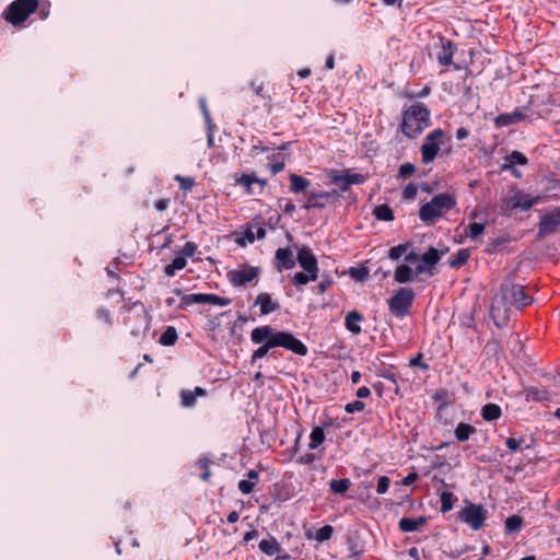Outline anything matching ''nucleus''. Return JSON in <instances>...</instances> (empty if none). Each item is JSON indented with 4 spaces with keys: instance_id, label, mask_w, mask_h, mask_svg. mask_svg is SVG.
Listing matches in <instances>:
<instances>
[{
    "instance_id": "obj_1",
    "label": "nucleus",
    "mask_w": 560,
    "mask_h": 560,
    "mask_svg": "<svg viewBox=\"0 0 560 560\" xmlns=\"http://www.w3.org/2000/svg\"><path fill=\"white\" fill-rule=\"evenodd\" d=\"M250 340L256 343H262L256 349L250 358V363L264 358L268 352L277 347L284 348L294 354L306 355L307 347L290 331H276L271 326L264 325L254 328L250 331Z\"/></svg>"
},
{
    "instance_id": "obj_2",
    "label": "nucleus",
    "mask_w": 560,
    "mask_h": 560,
    "mask_svg": "<svg viewBox=\"0 0 560 560\" xmlns=\"http://www.w3.org/2000/svg\"><path fill=\"white\" fill-rule=\"evenodd\" d=\"M532 303V299L524 292L521 284L504 282L500 291L493 296L490 314L497 327H503L510 318L511 306L518 310Z\"/></svg>"
},
{
    "instance_id": "obj_3",
    "label": "nucleus",
    "mask_w": 560,
    "mask_h": 560,
    "mask_svg": "<svg viewBox=\"0 0 560 560\" xmlns=\"http://www.w3.org/2000/svg\"><path fill=\"white\" fill-rule=\"evenodd\" d=\"M457 206L456 195L451 191L434 195L430 201L419 209V219L430 225L442 219L444 214Z\"/></svg>"
},
{
    "instance_id": "obj_4",
    "label": "nucleus",
    "mask_w": 560,
    "mask_h": 560,
    "mask_svg": "<svg viewBox=\"0 0 560 560\" xmlns=\"http://www.w3.org/2000/svg\"><path fill=\"white\" fill-rule=\"evenodd\" d=\"M430 125V110L421 103H415L409 106L402 114L401 131L402 133L415 139Z\"/></svg>"
},
{
    "instance_id": "obj_5",
    "label": "nucleus",
    "mask_w": 560,
    "mask_h": 560,
    "mask_svg": "<svg viewBox=\"0 0 560 560\" xmlns=\"http://www.w3.org/2000/svg\"><path fill=\"white\" fill-rule=\"evenodd\" d=\"M296 261L303 271L295 272L291 278L292 283L300 288L317 280L319 268L316 256L307 246L296 247Z\"/></svg>"
},
{
    "instance_id": "obj_6",
    "label": "nucleus",
    "mask_w": 560,
    "mask_h": 560,
    "mask_svg": "<svg viewBox=\"0 0 560 560\" xmlns=\"http://www.w3.org/2000/svg\"><path fill=\"white\" fill-rule=\"evenodd\" d=\"M37 8L38 0H15L8 7L5 12V20L13 25H20Z\"/></svg>"
},
{
    "instance_id": "obj_7",
    "label": "nucleus",
    "mask_w": 560,
    "mask_h": 560,
    "mask_svg": "<svg viewBox=\"0 0 560 560\" xmlns=\"http://www.w3.org/2000/svg\"><path fill=\"white\" fill-rule=\"evenodd\" d=\"M260 272L259 267L241 265L236 269L229 270L226 278L231 285L241 288L253 282L256 284Z\"/></svg>"
},
{
    "instance_id": "obj_8",
    "label": "nucleus",
    "mask_w": 560,
    "mask_h": 560,
    "mask_svg": "<svg viewBox=\"0 0 560 560\" xmlns=\"http://www.w3.org/2000/svg\"><path fill=\"white\" fill-rule=\"evenodd\" d=\"M415 300V292L410 288H400L389 300L388 307L393 315L402 318L409 314Z\"/></svg>"
},
{
    "instance_id": "obj_9",
    "label": "nucleus",
    "mask_w": 560,
    "mask_h": 560,
    "mask_svg": "<svg viewBox=\"0 0 560 560\" xmlns=\"http://www.w3.org/2000/svg\"><path fill=\"white\" fill-rule=\"evenodd\" d=\"M445 133L438 128L429 132L421 145V160L423 164H429L438 156L441 145L444 143Z\"/></svg>"
},
{
    "instance_id": "obj_10",
    "label": "nucleus",
    "mask_w": 560,
    "mask_h": 560,
    "mask_svg": "<svg viewBox=\"0 0 560 560\" xmlns=\"http://www.w3.org/2000/svg\"><path fill=\"white\" fill-rule=\"evenodd\" d=\"M459 520L471 529L478 530L485 523V510L481 505L469 504L460 511Z\"/></svg>"
},
{
    "instance_id": "obj_11",
    "label": "nucleus",
    "mask_w": 560,
    "mask_h": 560,
    "mask_svg": "<svg viewBox=\"0 0 560 560\" xmlns=\"http://www.w3.org/2000/svg\"><path fill=\"white\" fill-rule=\"evenodd\" d=\"M560 226V209H555L540 218L538 235L545 236L553 233Z\"/></svg>"
},
{
    "instance_id": "obj_12",
    "label": "nucleus",
    "mask_w": 560,
    "mask_h": 560,
    "mask_svg": "<svg viewBox=\"0 0 560 560\" xmlns=\"http://www.w3.org/2000/svg\"><path fill=\"white\" fill-rule=\"evenodd\" d=\"M427 269L423 265H418L415 270H412L408 265H399L394 273V280L398 283H408L415 280V278L425 272Z\"/></svg>"
},
{
    "instance_id": "obj_13",
    "label": "nucleus",
    "mask_w": 560,
    "mask_h": 560,
    "mask_svg": "<svg viewBox=\"0 0 560 560\" xmlns=\"http://www.w3.org/2000/svg\"><path fill=\"white\" fill-rule=\"evenodd\" d=\"M527 118V114L524 109L516 108L511 113L500 114L494 118V125L497 128H503L512 125H516Z\"/></svg>"
},
{
    "instance_id": "obj_14",
    "label": "nucleus",
    "mask_w": 560,
    "mask_h": 560,
    "mask_svg": "<svg viewBox=\"0 0 560 560\" xmlns=\"http://www.w3.org/2000/svg\"><path fill=\"white\" fill-rule=\"evenodd\" d=\"M275 259L277 270L282 271L294 268L296 258L291 247H281L276 250Z\"/></svg>"
},
{
    "instance_id": "obj_15",
    "label": "nucleus",
    "mask_w": 560,
    "mask_h": 560,
    "mask_svg": "<svg viewBox=\"0 0 560 560\" xmlns=\"http://www.w3.org/2000/svg\"><path fill=\"white\" fill-rule=\"evenodd\" d=\"M540 197H530L523 191H517L509 199V207L511 209H521L523 211L529 210L535 203L539 201Z\"/></svg>"
},
{
    "instance_id": "obj_16",
    "label": "nucleus",
    "mask_w": 560,
    "mask_h": 560,
    "mask_svg": "<svg viewBox=\"0 0 560 560\" xmlns=\"http://www.w3.org/2000/svg\"><path fill=\"white\" fill-rule=\"evenodd\" d=\"M332 182L335 184L340 183L341 184L340 190L347 191L351 185L363 184L365 182V177L359 173H352V174L346 173V174H339V175L334 176Z\"/></svg>"
},
{
    "instance_id": "obj_17",
    "label": "nucleus",
    "mask_w": 560,
    "mask_h": 560,
    "mask_svg": "<svg viewBox=\"0 0 560 560\" xmlns=\"http://www.w3.org/2000/svg\"><path fill=\"white\" fill-rule=\"evenodd\" d=\"M255 305H259L260 315L271 314L280 308V304L275 301L269 293H259L255 300Z\"/></svg>"
},
{
    "instance_id": "obj_18",
    "label": "nucleus",
    "mask_w": 560,
    "mask_h": 560,
    "mask_svg": "<svg viewBox=\"0 0 560 560\" xmlns=\"http://www.w3.org/2000/svg\"><path fill=\"white\" fill-rule=\"evenodd\" d=\"M443 252L440 253L436 248L430 247L424 254L420 256V264L423 265L427 269L425 272L429 275H433L432 268L439 262L441 259Z\"/></svg>"
},
{
    "instance_id": "obj_19",
    "label": "nucleus",
    "mask_w": 560,
    "mask_h": 560,
    "mask_svg": "<svg viewBox=\"0 0 560 560\" xmlns=\"http://www.w3.org/2000/svg\"><path fill=\"white\" fill-rule=\"evenodd\" d=\"M526 399L538 401V402H545L550 401L552 399V394L542 386H532L526 388Z\"/></svg>"
},
{
    "instance_id": "obj_20",
    "label": "nucleus",
    "mask_w": 560,
    "mask_h": 560,
    "mask_svg": "<svg viewBox=\"0 0 560 560\" xmlns=\"http://www.w3.org/2000/svg\"><path fill=\"white\" fill-rule=\"evenodd\" d=\"M456 51V46L450 42H443L440 51L438 52V61L441 66L447 67L452 63L453 57Z\"/></svg>"
},
{
    "instance_id": "obj_21",
    "label": "nucleus",
    "mask_w": 560,
    "mask_h": 560,
    "mask_svg": "<svg viewBox=\"0 0 560 560\" xmlns=\"http://www.w3.org/2000/svg\"><path fill=\"white\" fill-rule=\"evenodd\" d=\"M427 522V518L423 516L417 518L402 517L398 523V528L402 533H413L419 529Z\"/></svg>"
},
{
    "instance_id": "obj_22",
    "label": "nucleus",
    "mask_w": 560,
    "mask_h": 560,
    "mask_svg": "<svg viewBox=\"0 0 560 560\" xmlns=\"http://www.w3.org/2000/svg\"><path fill=\"white\" fill-rule=\"evenodd\" d=\"M175 294L180 296L179 308L185 310L192 304H202V293L183 294L180 289L174 290Z\"/></svg>"
},
{
    "instance_id": "obj_23",
    "label": "nucleus",
    "mask_w": 560,
    "mask_h": 560,
    "mask_svg": "<svg viewBox=\"0 0 560 560\" xmlns=\"http://www.w3.org/2000/svg\"><path fill=\"white\" fill-rule=\"evenodd\" d=\"M363 320V316L358 311H351L346 316V327L353 335H359L361 332V327L359 323Z\"/></svg>"
},
{
    "instance_id": "obj_24",
    "label": "nucleus",
    "mask_w": 560,
    "mask_h": 560,
    "mask_svg": "<svg viewBox=\"0 0 560 560\" xmlns=\"http://www.w3.org/2000/svg\"><path fill=\"white\" fill-rule=\"evenodd\" d=\"M206 395V390L201 387H195L194 390H184L180 394L182 405L184 407H192L196 402L197 397Z\"/></svg>"
},
{
    "instance_id": "obj_25",
    "label": "nucleus",
    "mask_w": 560,
    "mask_h": 560,
    "mask_svg": "<svg viewBox=\"0 0 560 560\" xmlns=\"http://www.w3.org/2000/svg\"><path fill=\"white\" fill-rule=\"evenodd\" d=\"M290 190L293 194L306 192L307 188L310 187V182L296 174L290 175Z\"/></svg>"
},
{
    "instance_id": "obj_26",
    "label": "nucleus",
    "mask_w": 560,
    "mask_h": 560,
    "mask_svg": "<svg viewBox=\"0 0 560 560\" xmlns=\"http://www.w3.org/2000/svg\"><path fill=\"white\" fill-rule=\"evenodd\" d=\"M454 433L458 442H465L471 434L476 433V429L468 423L459 422L456 425Z\"/></svg>"
},
{
    "instance_id": "obj_27",
    "label": "nucleus",
    "mask_w": 560,
    "mask_h": 560,
    "mask_svg": "<svg viewBox=\"0 0 560 560\" xmlns=\"http://www.w3.org/2000/svg\"><path fill=\"white\" fill-rule=\"evenodd\" d=\"M501 408L497 404H487L481 409V416L486 421H494L501 417Z\"/></svg>"
},
{
    "instance_id": "obj_28",
    "label": "nucleus",
    "mask_w": 560,
    "mask_h": 560,
    "mask_svg": "<svg viewBox=\"0 0 560 560\" xmlns=\"http://www.w3.org/2000/svg\"><path fill=\"white\" fill-rule=\"evenodd\" d=\"M470 257V250L467 248H460L457 253L448 260V265L452 268H460L467 262Z\"/></svg>"
},
{
    "instance_id": "obj_29",
    "label": "nucleus",
    "mask_w": 560,
    "mask_h": 560,
    "mask_svg": "<svg viewBox=\"0 0 560 560\" xmlns=\"http://www.w3.org/2000/svg\"><path fill=\"white\" fill-rule=\"evenodd\" d=\"M351 485H352L351 480L348 478H342V479H338V480L332 479L329 482V490L334 494H343L350 489Z\"/></svg>"
},
{
    "instance_id": "obj_30",
    "label": "nucleus",
    "mask_w": 560,
    "mask_h": 560,
    "mask_svg": "<svg viewBox=\"0 0 560 560\" xmlns=\"http://www.w3.org/2000/svg\"><path fill=\"white\" fill-rule=\"evenodd\" d=\"M527 164V158L520 151H513L505 158L503 168H513L515 165Z\"/></svg>"
},
{
    "instance_id": "obj_31",
    "label": "nucleus",
    "mask_w": 560,
    "mask_h": 560,
    "mask_svg": "<svg viewBox=\"0 0 560 560\" xmlns=\"http://www.w3.org/2000/svg\"><path fill=\"white\" fill-rule=\"evenodd\" d=\"M232 302L229 298H223L217 294L202 293V304H211L217 306H228Z\"/></svg>"
},
{
    "instance_id": "obj_32",
    "label": "nucleus",
    "mask_w": 560,
    "mask_h": 560,
    "mask_svg": "<svg viewBox=\"0 0 560 560\" xmlns=\"http://www.w3.org/2000/svg\"><path fill=\"white\" fill-rule=\"evenodd\" d=\"M186 265L187 261L184 256H176L173 262L165 267L164 272L167 277H174L176 271L184 269Z\"/></svg>"
},
{
    "instance_id": "obj_33",
    "label": "nucleus",
    "mask_w": 560,
    "mask_h": 560,
    "mask_svg": "<svg viewBox=\"0 0 560 560\" xmlns=\"http://www.w3.org/2000/svg\"><path fill=\"white\" fill-rule=\"evenodd\" d=\"M177 338H178V335H177L176 328L173 326H168L164 330V332L161 335L159 342L162 346L170 347V346L175 345V342L177 341Z\"/></svg>"
},
{
    "instance_id": "obj_34",
    "label": "nucleus",
    "mask_w": 560,
    "mask_h": 560,
    "mask_svg": "<svg viewBox=\"0 0 560 560\" xmlns=\"http://www.w3.org/2000/svg\"><path fill=\"white\" fill-rule=\"evenodd\" d=\"M310 450H316L325 441V432L320 427H315L310 434Z\"/></svg>"
},
{
    "instance_id": "obj_35",
    "label": "nucleus",
    "mask_w": 560,
    "mask_h": 560,
    "mask_svg": "<svg viewBox=\"0 0 560 560\" xmlns=\"http://www.w3.org/2000/svg\"><path fill=\"white\" fill-rule=\"evenodd\" d=\"M259 549L268 556H273L279 552L280 545L275 538L262 539L259 542Z\"/></svg>"
},
{
    "instance_id": "obj_36",
    "label": "nucleus",
    "mask_w": 560,
    "mask_h": 560,
    "mask_svg": "<svg viewBox=\"0 0 560 560\" xmlns=\"http://www.w3.org/2000/svg\"><path fill=\"white\" fill-rule=\"evenodd\" d=\"M374 215L380 221H393L394 220V212L387 205H381L377 206L374 209Z\"/></svg>"
},
{
    "instance_id": "obj_37",
    "label": "nucleus",
    "mask_w": 560,
    "mask_h": 560,
    "mask_svg": "<svg viewBox=\"0 0 560 560\" xmlns=\"http://www.w3.org/2000/svg\"><path fill=\"white\" fill-rule=\"evenodd\" d=\"M456 500L455 495L451 491H443L440 494L441 501V512L446 513L453 509L454 501Z\"/></svg>"
},
{
    "instance_id": "obj_38",
    "label": "nucleus",
    "mask_w": 560,
    "mask_h": 560,
    "mask_svg": "<svg viewBox=\"0 0 560 560\" xmlns=\"http://www.w3.org/2000/svg\"><path fill=\"white\" fill-rule=\"evenodd\" d=\"M269 159L271 163L268 164V168L272 174H278L284 170L285 163L281 153L272 154Z\"/></svg>"
},
{
    "instance_id": "obj_39",
    "label": "nucleus",
    "mask_w": 560,
    "mask_h": 560,
    "mask_svg": "<svg viewBox=\"0 0 560 560\" xmlns=\"http://www.w3.org/2000/svg\"><path fill=\"white\" fill-rule=\"evenodd\" d=\"M485 229H486V223H480V222L470 223L466 229V235L470 240L476 241L485 232Z\"/></svg>"
},
{
    "instance_id": "obj_40",
    "label": "nucleus",
    "mask_w": 560,
    "mask_h": 560,
    "mask_svg": "<svg viewBox=\"0 0 560 560\" xmlns=\"http://www.w3.org/2000/svg\"><path fill=\"white\" fill-rule=\"evenodd\" d=\"M331 195H332V192H328V191H319V192L311 191V192H308L310 202L307 205H305V209H311L312 207L323 208L324 207L323 203L311 202V200L312 199H327Z\"/></svg>"
},
{
    "instance_id": "obj_41",
    "label": "nucleus",
    "mask_w": 560,
    "mask_h": 560,
    "mask_svg": "<svg viewBox=\"0 0 560 560\" xmlns=\"http://www.w3.org/2000/svg\"><path fill=\"white\" fill-rule=\"evenodd\" d=\"M236 182H237V184L242 185L246 189H250V187L254 183H259L261 185L266 184L265 180H260L259 178H257L253 175H247V174H241L238 177H236Z\"/></svg>"
},
{
    "instance_id": "obj_42",
    "label": "nucleus",
    "mask_w": 560,
    "mask_h": 560,
    "mask_svg": "<svg viewBox=\"0 0 560 560\" xmlns=\"http://www.w3.org/2000/svg\"><path fill=\"white\" fill-rule=\"evenodd\" d=\"M522 525H523V521L517 515H512V516L508 517L505 521V527L509 533L521 530Z\"/></svg>"
},
{
    "instance_id": "obj_43",
    "label": "nucleus",
    "mask_w": 560,
    "mask_h": 560,
    "mask_svg": "<svg viewBox=\"0 0 560 560\" xmlns=\"http://www.w3.org/2000/svg\"><path fill=\"white\" fill-rule=\"evenodd\" d=\"M334 533V527L330 525H325L316 530L315 539L318 542H323L325 540H328Z\"/></svg>"
},
{
    "instance_id": "obj_44",
    "label": "nucleus",
    "mask_w": 560,
    "mask_h": 560,
    "mask_svg": "<svg viewBox=\"0 0 560 560\" xmlns=\"http://www.w3.org/2000/svg\"><path fill=\"white\" fill-rule=\"evenodd\" d=\"M174 179L179 184L180 189L184 191H190L195 186V179L192 177L175 175Z\"/></svg>"
},
{
    "instance_id": "obj_45",
    "label": "nucleus",
    "mask_w": 560,
    "mask_h": 560,
    "mask_svg": "<svg viewBox=\"0 0 560 560\" xmlns=\"http://www.w3.org/2000/svg\"><path fill=\"white\" fill-rule=\"evenodd\" d=\"M408 244H400L389 249L388 257L393 260H398L402 255L406 254Z\"/></svg>"
},
{
    "instance_id": "obj_46",
    "label": "nucleus",
    "mask_w": 560,
    "mask_h": 560,
    "mask_svg": "<svg viewBox=\"0 0 560 560\" xmlns=\"http://www.w3.org/2000/svg\"><path fill=\"white\" fill-rule=\"evenodd\" d=\"M209 464H210V460L207 459V458H203V459H200L198 460L197 463V467L200 469L201 474H200V478L203 480V481H207L209 480L210 476H211V471L209 469Z\"/></svg>"
},
{
    "instance_id": "obj_47",
    "label": "nucleus",
    "mask_w": 560,
    "mask_h": 560,
    "mask_svg": "<svg viewBox=\"0 0 560 560\" xmlns=\"http://www.w3.org/2000/svg\"><path fill=\"white\" fill-rule=\"evenodd\" d=\"M418 194V186L413 183L408 184L402 190V197L406 200H413Z\"/></svg>"
},
{
    "instance_id": "obj_48",
    "label": "nucleus",
    "mask_w": 560,
    "mask_h": 560,
    "mask_svg": "<svg viewBox=\"0 0 560 560\" xmlns=\"http://www.w3.org/2000/svg\"><path fill=\"white\" fill-rule=\"evenodd\" d=\"M389 485H390L389 478L387 476H381L377 480L376 492L378 494L386 493L389 488Z\"/></svg>"
},
{
    "instance_id": "obj_49",
    "label": "nucleus",
    "mask_w": 560,
    "mask_h": 560,
    "mask_svg": "<svg viewBox=\"0 0 560 560\" xmlns=\"http://www.w3.org/2000/svg\"><path fill=\"white\" fill-rule=\"evenodd\" d=\"M365 408V404L361 400H354L352 402H349L345 406V410L348 413H353L357 411H362Z\"/></svg>"
},
{
    "instance_id": "obj_50",
    "label": "nucleus",
    "mask_w": 560,
    "mask_h": 560,
    "mask_svg": "<svg viewBox=\"0 0 560 560\" xmlns=\"http://www.w3.org/2000/svg\"><path fill=\"white\" fill-rule=\"evenodd\" d=\"M197 245L194 243V242H187L185 243L183 249H182V255L180 256H184L185 258L186 257H192L196 252H197Z\"/></svg>"
},
{
    "instance_id": "obj_51",
    "label": "nucleus",
    "mask_w": 560,
    "mask_h": 560,
    "mask_svg": "<svg viewBox=\"0 0 560 560\" xmlns=\"http://www.w3.org/2000/svg\"><path fill=\"white\" fill-rule=\"evenodd\" d=\"M415 171H416V167H415L413 164H411V163H404L399 167V175L401 177L406 178V177L411 176L415 173Z\"/></svg>"
},
{
    "instance_id": "obj_52",
    "label": "nucleus",
    "mask_w": 560,
    "mask_h": 560,
    "mask_svg": "<svg viewBox=\"0 0 560 560\" xmlns=\"http://www.w3.org/2000/svg\"><path fill=\"white\" fill-rule=\"evenodd\" d=\"M523 442L524 439L517 440L515 438H508L505 444L511 452H517L518 450H521V445Z\"/></svg>"
},
{
    "instance_id": "obj_53",
    "label": "nucleus",
    "mask_w": 560,
    "mask_h": 560,
    "mask_svg": "<svg viewBox=\"0 0 560 560\" xmlns=\"http://www.w3.org/2000/svg\"><path fill=\"white\" fill-rule=\"evenodd\" d=\"M255 240H256L255 232H254L253 228H249L244 232L243 238L238 240L237 242L240 245H246L247 243H249V244L254 243Z\"/></svg>"
},
{
    "instance_id": "obj_54",
    "label": "nucleus",
    "mask_w": 560,
    "mask_h": 560,
    "mask_svg": "<svg viewBox=\"0 0 560 560\" xmlns=\"http://www.w3.org/2000/svg\"><path fill=\"white\" fill-rule=\"evenodd\" d=\"M255 483L250 480H241L238 482V490L244 494H249L254 489Z\"/></svg>"
},
{
    "instance_id": "obj_55",
    "label": "nucleus",
    "mask_w": 560,
    "mask_h": 560,
    "mask_svg": "<svg viewBox=\"0 0 560 560\" xmlns=\"http://www.w3.org/2000/svg\"><path fill=\"white\" fill-rule=\"evenodd\" d=\"M314 460H315V455L313 453H306V454L302 455L301 457H299L296 459V463L302 464V465H311L314 463Z\"/></svg>"
},
{
    "instance_id": "obj_56",
    "label": "nucleus",
    "mask_w": 560,
    "mask_h": 560,
    "mask_svg": "<svg viewBox=\"0 0 560 560\" xmlns=\"http://www.w3.org/2000/svg\"><path fill=\"white\" fill-rule=\"evenodd\" d=\"M332 284V281L328 278H325L323 279L318 285H317V290H318V293L319 294H323L327 291V289Z\"/></svg>"
},
{
    "instance_id": "obj_57",
    "label": "nucleus",
    "mask_w": 560,
    "mask_h": 560,
    "mask_svg": "<svg viewBox=\"0 0 560 560\" xmlns=\"http://www.w3.org/2000/svg\"><path fill=\"white\" fill-rule=\"evenodd\" d=\"M418 479V474L410 472L406 477H404L400 481V485L402 486H410Z\"/></svg>"
},
{
    "instance_id": "obj_58",
    "label": "nucleus",
    "mask_w": 560,
    "mask_h": 560,
    "mask_svg": "<svg viewBox=\"0 0 560 560\" xmlns=\"http://www.w3.org/2000/svg\"><path fill=\"white\" fill-rule=\"evenodd\" d=\"M355 395L360 399L368 398L371 395V390L369 387L362 386V387L358 388Z\"/></svg>"
},
{
    "instance_id": "obj_59",
    "label": "nucleus",
    "mask_w": 560,
    "mask_h": 560,
    "mask_svg": "<svg viewBox=\"0 0 560 560\" xmlns=\"http://www.w3.org/2000/svg\"><path fill=\"white\" fill-rule=\"evenodd\" d=\"M469 136V131L467 128L465 127H459L457 130H456V139L457 140H464L466 139L467 137Z\"/></svg>"
},
{
    "instance_id": "obj_60",
    "label": "nucleus",
    "mask_w": 560,
    "mask_h": 560,
    "mask_svg": "<svg viewBox=\"0 0 560 560\" xmlns=\"http://www.w3.org/2000/svg\"><path fill=\"white\" fill-rule=\"evenodd\" d=\"M154 207L159 211H163L168 207V200L167 199H159L154 202Z\"/></svg>"
},
{
    "instance_id": "obj_61",
    "label": "nucleus",
    "mask_w": 560,
    "mask_h": 560,
    "mask_svg": "<svg viewBox=\"0 0 560 560\" xmlns=\"http://www.w3.org/2000/svg\"><path fill=\"white\" fill-rule=\"evenodd\" d=\"M418 260L420 261V257L416 253L410 252L408 254H405V261L407 264H413Z\"/></svg>"
},
{
    "instance_id": "obj_62",
    "label": "nucleus",
    "mask_w": 560,
    "mask_h": 560,
    "mask_svg": "<svg viewBox=\"0 0 560 560\" xmlns=\"http://www.w3.org/2000/svg\"><path fill=\"white\" fill-rule=\"evenodd\" d=\"M267 151H268V148H266V147H261V145H253L252 151H250V154H252L253 156H256V155H258L259 153L267 152Z\"/></svg>"
},
{
    "instance_id": "obj_63",
    "label": "nucleus",
    "mask_w": 560,
    "mask_h": 560,
    "mask_svg": "<svg viewBox=\"0 0 560 560\" xmlns=\"http://www.w3.org/2000/svg\"><path fill=\"white\" fill-rule=\"evenodd\" d=\"M255 236H256V240H262L266 236L265 226H262V225L257 226L256 231H255Z\"/></svg>"
},
{
    "instance_id": "obj_64",
    "label": "nucleus",
    "mask_w": 560,
    "mask_h": 560,
    "mask_svg": "<svg viewBox=\"0 0 560 560\" xmlns=\"http://www.w3.org/2000/svg\"><path fill=\"white\" fill-rule=\"evenodd\" d=\"M240 518V515L236 511H232L231 513H229L226 520L229 523L233 524V523H236Z\"/></svg>"
}]
</instances>
